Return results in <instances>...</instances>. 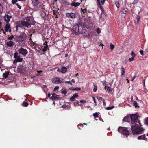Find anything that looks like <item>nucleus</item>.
I'll return each instance as SVG.
<instances>
[{
  "instance_id": "obj_1",
  "label": "nucleus",
  "mask_w": 148,
  "mask_h": 148,
  "mask_svg": "<svg viewBox=\"0 0 148 148\" xmlns=\"http://www.w3.org/2000/svg\"><path fill=\"white\" fill-rule=\"evenodd\" d=\"M139 116L135 114L130 115L125 117L123 119L124 121L128 122L132 124H139L140 126H141L140 121H138V118Z\"/></svg>"
},
{
  "instance_id": "obj_2",
  "label": "nucleus",
  "mask_w": 148,
  "mask_h": 148,
  "mask_svg": "<svg viewBox=\"0 0 148 148\" xmlns=\"http://www.w3.org/2000/svg\"><path fill=\"white\" fill-rule=\"evenodd\" d=\"M139 124H132L131 125V130L132 134L133 135H139L142 133L144 130L140 126Z\"/></svg>"
},
{
  "instance_id": "obj_3",
  "label": "nucleus",
  "mask_w": 148,
  "mask_h": 148,
  "mask_svg": "<svg viewBox=\"0 0 148 148\" xmlns=\"http://www.w3.org/2000/svg\"><path fill=\"white\" fill-rule=\"evenodd\" d=\"M85 26L84 24L81 25H74L73 28L72 30L74 31L76 34L79 35L82 34L84 32L83 31V28H85Z\"/></svg>"
},
{
  "instance_id": "obj_4",
  "label": "nucleus",
  "mask_w": 148,
  "mask_h": 148,
  "mask_svg": "<svg viewBox=\"0 0 148 148\" xmlns=\"http://www.w3.org/2000/svg\"><path fill=\"white\" fill-rule=\"evenodd\" d=\"M18 52L20 54L23 55L24 57H25L28 53L27 50L23 47H21L19 49Z\"/></svg>"
},
{
  "instance_id": "obj_5",
  "label": "nucleus",
  "mask_w": 148,
  "mask_h": 148,
  "mask_svg": "<svg viewBox=\"0 0 148 148\" xmlns=\"http://www.w3.org/2000/svg\"><path fill=\"white\" fill-rule=\"evenodd\" d=\"M32 2L34 7L37 9L36 10H38L40 7L39 0H32Z\"/></svg>"
},
{
  "instance_id": "obj_6",
  "label": "nucleus",
  "mask_w": 148,
  "mask_h": 148,
  "mask_svg": "<svg viewBox=\"0 0 148 148\" xmlns=\"http://www.w3.org/2000/svg\"><path fill=\"white\" fill-rule=\"evenodd\" d=\"M64 82V79L62 78L58 77L54 78L53 80V82L56 84H60Z\"/></svg>"
},
{
  "instance_id": "obj_7",
  "label": "nucleus",
  "mask_w": 148,
  "mask_h": 148,
  "mask_svg": "<svg viewBox=\"0 0 148 148\" xmlns=\"http://www.w3.org/2000/svg\"><path fill=\"white\" fill-rule=\"evenodd\" d=\"M18 52H15L14 55V58H16V59L15 60V61H17L18 62H21L23 60V58H20V56H18Z\"/></svg>"
},
{
  "instance_id": "obj_8",
  "label": "nucleus",
  "mask_w": 148,
  "mask_h": 148,
  "mask_svg": "<svg viewBox=\"0 0 148 148\" xmlns=\"http://www.w3.org/2000/svg\"><path fill=\"white\" fill-rule=\"evenodd\" d=\"M21 23L22 25V26H24L27 28L31 27V25L29 23L28 21H21Z\"/></svg>"
},
{
  "instance_id": "obj_9",
  "label": "nucleus",
  "mask_w": 148,
  "mask_h": 148,
  "mask_svg": "<svg viewBox=\"0 0 148 148\" xmlns=\"http://www.w3.org/2000/svg\"><path fill=\"white\" fill-rule=\"evenodd\" d=\"M17 71L18 72L24 73L26 71V69L24 66H21L18 67Z\"/></svg>"
},
{
  "instance_id": "obj_10",
  "label": "nucleus",
  "mask_w": 148,
  "mask_h": 148,
  "mask_svg": "<svg viewBox=\"0 0 148 148\" xmlns=\"http://www.w3.org/2000/svg\"><path fill=\"white\" fill-rule=\"evenodd\" d=\"M19 40L21 41H23L26 39V34L24 33H22L20 34L19 37Z\"/></svg>"
},
{
  "instance_id": "obj_11",
  "label": "nucleus",
  "mask_w": 148,
  "mask_h": 148,
  "mask_svg": "<svg viewBox=\"0 0 148 148\" xmlns=\"http://www.w3.org/2000/svg\"><path fill=\"white\" fill-rule=\"evenodd\" d=\"M51 95L52 96L50 97V99L53 100L58 99L60 98L59 95H57L55 93H53Z\"/></svg>"
},
{
  "instance_id": "obj_12",
  "label": "nucleus",
  "mask_w": 148,
  "mask_h": 148,
  "mask_svg": "<svg viewBox=\"0 0 148 148\" xmlns=\"http://www.w3.org/2000/svg\"><path fill=\"white\" fill-rule=\"evenodd\" d=\"M12 16L8 14H6L4 16V20L7 23H8L10 20Z\"/></svg>"
},
{
  "instance_id": "obj_13",
  "label": "nucleus",
  "mask_w": 148,
  "mask_h": 148,
  "mask_svg": "<svg viewBox=\"0 0 148 148\" xmlns=\"http://www.w3.org/2000/svg\"><path fill=\"white\" fill-rule=\"evenodd\" d=\"M5 31L6 32H11L10 24L9 23H7L5 27Z\"/></svg>"
},
{
  "instance_id": "obj_14",
  "label": "nucleus",
  "mask_w": 148,
  "mask_h": 148,
  "mask_svg": "<svg viewBox=\"0 0 148 148\" xmlns=\"http://www.w3.org/2000/svg\"><path fill=\"white\" fill-rule=\"evenodd\" d=\"M66 16L68 18H73L75 17V14L73 13H67L66 14Z\"/></svg>"
},
{
  "instance_id": "obj_15",
  "label": "nucleus",
  "mask_w": 148,
  "mask_h": 148,
  "mask_svg": "<svg viewBox=\"0 0 148 148\" xmlns=\"http://www.w3.org/2000/svg\"><path fill=\"white\" fill-rule=\"evenodd\" d=\"M130 133V132L128 130V128L125 127L123 131L122 134L127 137V136Z\"/></svg>"
},
{
  "instance_id": "obj_16",
  "label": "nucleus",
  "mask_w": 148,
  "mask_h": 148,
  "mask_svg": "<svg viewBox=\"0 0 148 148\" xmlns=\"http://www.w3.org/2000/svg\"><path fill=\"white\" fill-rule=\"evenodd\" d=\"M44 45H45L44 48L43 49V51L44 52H45L47 50L49 49V48L47 45V42H45L44 43Z\"/></svg>"
},
{
  "instance_id": "obj_17",
  "label": "nucleus",
  "mask_w": 148,
  "mask_h": 148,
  "mask_svg": "<svg viewBox=\"0 0 148 148\" xmlns=\"http://www.w3.org/2000/svg\"><path fill=\"white\" fill-rule=\"evenodd\" d=\"M78 97V95L77 93H75L73 95L70 99V100L72 101H74L75 99L77 97Z\"/></svg>"
},
{
  "instance_id": "obj_18",
  "label": "nucleus",
  "mask_w": 148,
  "mask_h": 148,
  "mask_svg": "<svg viewBox=\"0 0 148 148\" xmlns=\"http://www.w3.org/2000/svg\"><path fill=\"white\" fill-rule=\"evenodd\" d=\"M138 140L143 139L145 140H147V138H146L145 135V134L139 136L138 138Z\"/></svg>"
},
{
  "instance_id": "obj_19",
  "label": "nucleus",
  "mask_w": 148,
  "mask_h": 148,
  "mask_svg": "<svg viewBox=\"0 0 148 148\" xmlns=\"http://www.w3.org/2000/svg\"><path fill=\"white\" fill-rule=\"evenodd\" d=\"M46 14L45 12L43 10L41 11L40 12V16L42 18H43L44 19H45V18L46 16Z\"/></svg>"
},
{
  "instance_id": "obj_20",
  "label": "nucleus",
  "mask_w": 148,
  "mask_h": 148,
  "mask_svg": "<svg viewBox=\"0 0 148 148\" xmlns=\"http://www.w3.org/2000/svg\"><path fill=\"white\" fill-rule=\"evenodd\" d=\"M7 45L9 47H12L14 45V42L10 40L9 42H7Z\"/></svg>"
},
{
  "instance_id": "obj_21",
  "label": "nucleus",
  "mask_w": 148,
  "mask_h": 148,
  "mask_svg": "<svg viewBox=\"0 0 148 148\" xmlns=\"http://www.w3.org/2000/svg\"><path fill=\"white\" fill-rule=\"evenodd\" d=\"M125 128V127H119L118 129V132L121 134H122V133L123 132V131L124 129Z\"/></svg>"
},
{
  "instance_id": "obj_22",
  "label": "nucleus",
  "mask_w": 148,
  "mask_h": 148,
  "mask_svg": "<svg viewBox=\"0 0 148 148\" xmlns=\"http://www.w3.org/2000/svg\"><path fill=\"white\" fill-rule=\"evenodd\" d=\"M80 4V3L79 2H77L75 3H71V5L76 7L79 6Z\"/></svg>"
},
{
  "instance_id": "obj_23",
  "label": "nucleus",
  "mask_w": 148,
  "mask_h": 148,
  "mask_svg": "<svg viewBox=\"0 0 148 148\" xmlns=\"http://www.w3.org/2000/svg\"><path fill=\"white\" fill-rule=\"evenodd\" d=\"M9 74L8 72H5L3 74V78L5 79L6 78L8 77V75Z\"/></svg>"
},
{
  "instance_id": "obj_24",
  "label": "nucleus",
  "mask_w": 148,
  "mask_h": 148,
  "mask_svg": "<svg viewBox=\"0 0 148 148\" xmlns=\"http://www.w3.org/2000/svg\"><path fill=\"white\" fill-rule=\"evenodd\" d=\"M105 88L106 90L108 92H109L110 91H112V89L111 88L109 87H107L106 86H105Z\"/></svg>"
},
{
  "instance_id": "obj_25",
  "label": "nucleus",
  "mask_w": 148,
  "mask_h": 148,
  "mask_svg": "<svg viewBox=\"0 0 148 148\" xmlns=\"http://www.w3.org/2000/svg\"><path fill=\"white\" fill-rule=\"evenodd\" d=\"M53 14H55L56 16V18H57V16L59 14V12L57 10H53Z\"/></svg>"
},
{
  "instance_id": "obj_26",
  "label": "nucleus",
  "mask_w": 148,
  "mask_h": 148,
  "mask_svg": "<svg viewBox=\"0 0 148 148\" xmlns=\"http://www.w3.org/2000/svg\"><path fill=\"white\" fill-rule=\"evenodd\" d=\"M97 98L98 99V101L99 102H104V99L100 97H97Z\"/></svg>"
},
{
  "instance_id": "obj_27",
  "label": "nucleus",
  "mask_w": 148,
  "mask_h": 148,
  "mask_svg": "<svg viewBox=\"0 0 148 148\" xmlns=\"http://www.w3.org/2000/svg\"><path fill=\"white\" fill-rule=\"evenodd\" d=\"M121 75H124L125 74V70L124 68H121Z\"/></svg>"
},
{
  "instance_id": "obj_28",
  "label": "nucleus",
  "mask_w": 148,
  "mask_h": 148,
  "mask_svg": "<svg viewBox=\"0 0 148 148\" xmlns=\"http://www.w3.org/2000/svg\"><path fill=\"white\" fill-rule=\"evenodd\" d=\"M70 90H81V88H71L69 89Z\"/></svg>"
},
{
  "instance_id": "obj_29",
  "label": "nucleus",
  "mask_w": 148,
  "mask_h": 148,
  "mask_svg": "<svg viewBox=\"0 0 148 148\" xmlns=\"http://www.w3.org/2000/svg\"><path fill=\"white\" fill-rule=\"evenodd\" d=\"M61 69H62L61 71L63 73H64L66 71L67 69L66 67H62Z\"/></svg>"
},
{
  "instance_id": "obj_30",
  "label": "nucleus",
  "mask_w": 148,
  "mask_h": 148,
  "mask_svg": "<svg viewBox=\"0 0 148 148\" xmlns=\"http://www.w3.org/2000/svg\"><path fill=\"white\" fill-rule=\"evenodd\" d=\"M29 104L28 102H22L21 105L24 107H27L28 106Z\"/></svg>"
},
{
  "instance_id": "obj_31",
  "label": "nucleus",
  "mask_w": 148,
  "mask_h": 148,
  "mask_svg": "<svg viewBox=\"0 0 148 148\" xmlns=\"http://www.w3.org/2000/svg\"><path fill=\"white\" fill-rule=\"evenodd\" d=\"M133 105L136 108H139V106L138 105L137 102H134Z\"/></svg>"
},
{
  "instance_id": "obj_32",
  "label": "nucleus",
  "mask_w": 148,
  "mask_h": 148,
  "mask_svg": "<svg viewBox=\"0 0 148 148\" xmlns=\"http://www.w3.org/2000/svg\"><path fill=\"white\" fill-rule=\"evenodd\" d=\"M114 107V106H113L110 107H108L106 108V109L107 110H110L112 109Z\"/></svg>"
},
{
  "instance_id": "obj_33",
  "label": "nucleus",
  "mask_w": 148,
  "mask_h": 148,
  "mask_svg": "<svg viewBox=\"0 0 148 148\" xmlns=\"http://www.w3.org/2000/svg\"><path fill=\"white\" fill-rule=\"evenodd\" d=\"M74 103L73 104L74 105L75 107L78 106L79 104L81 105L82 103H84V102H74Z\"/></svg>"
},
{
  "instance_id": "obj_34",
  "label": "nucleus",
  "mask_w": 148,
  "mask_h": 148,
  "mask_svg": "<svg viewBox=\"0 0 148 148\" xmlns=\"http://www.w3.org/2000/svg\"><path fill=\"white\" fill-rule=\"evenodd\" d=\"M114 48V45L112 43H111L110 45V48L111 49V50H112Z\"/></svg>"
},
{
  "instance_id": "obj_35",
  "label": "nucleus",
  "mask_w": 148,
  "mask_h": 148,
  "mask_svg": "<svg viewBox=\"0 0 148 148\" xmlns=\"http://www.w3.org/2000/svg\"><path fill=\"white\" fill-rule=\"evenodd\" d=\"M97 5L100 8L101 10L103 12L104 10L103 7L101 5L100 3V5H99L98 3H97Z\"/></svg>"
},
{
  "instance_id": "obj_36",
  "label": "nucleus",
  "mask_w": 148,
  "mask_h": 148,
  "mask_svg": "<svg viewBox=\"0 0 148 148\" xmlns=\"http://www.w3.org/2000/svg\"><path fill=\"white\" fill-rule=\"evenodd\" d=\"M98 113L97 112H96L93 114V116L95 117V118L97 117H98Z\"/></svg>"
},
{
  "instance_id": "obj_37",
  "label": "nucleus",
  "mask_w": 148,
  "mask_h": 148,
  "mask_svg": "<svg viewBox=\"0 0 148 148\" xmlns=\"http://www.w3.org/2000/svg\"><path fill=\"white\" fill-rule=\"evenodd\" d=\"M23 26H22V25L21 23V22L19 23V24H18V25L16 26V30H17V29L18 27H22Z\"/></svg>"
},
{
  "instance_id": "obj_38",
  "label": "nucleus",
  "mask_w": 148,
  "mask_h": 148,
  "mask_svg": "<svg viewBox=\"0 0 148 148\" xmlns=\"http://www.w3.org/2000/svg\"><path fill=\"white\" fill-rule=\"evenodd\" d=\"M86 10V9L85 8L84 9H83L82 10V12L84 14H87Z\"/></svg>"
},
{
  "instance_id": "obj_39",
  "label": "nucleus",
  "mask_w": 148,
  "mask_h": 148,
  "mask_svg": "<svg viewBox=\"0 0 148 148\" xmlns=\"http://www.w3.org/2000/svg\"><path fill=\"white\" fill-rule=\"evenodd\" d=\"M3 8L1 4L0 3V13H2L3 11Z\"/></svg>"
},
{
  "instance_id": "obj_40",
  "label": "nucleus",
  "mask_w": 148,
  "mask_h": 148,
  "mask_svg": "<svg viewBox=\"0 0 148 148\" xmlns=\"http://www.w3.org/2000/svg\"><path fill=\"white\" fill-rule=\"evenodd\" d=\"M61 92L62 93L65 95L67 93V91L66 90H63L62 89L61 90Z\"/></svg>"
},
{
  "instance_id": "obj_41",
  "label": "nucleus",
  "mask_w": 148,
  "mask_h": 148,
  "mask_svg": "<svg viewBox=\"0 0 148 148\" xmlns=\"http://www.w3.org/2000/svg\"><path fill=\"white\" fill-rule=\"evenodd\" d=\"M115 5L117 8H119V4L118 1H116L115 2Z\"/></svg>"
},
{
  "instance_id": "obj_42",
  "label": "nucleus",
  "mask_w": 148,
  "mask_h": 148,
  "mask_svg": "<svg viewBox=\"0 0 148 148\" xmlns=\"http://www.w3.org/2000/svg\"><path fill=\"white\" fill-rule=\"evenodd\" d=\"M131 55L133 57H135L136 56L135 53L132 51L131 53Z\"/></svg>"
},
{
  "instance_id": "obj_43",
  "label": "nucleus",
  "mask_w": 148,
  "mask_h": 148,
  "mask_svg": "<svg viewBox=\"0 0 148 148\" xmlns=\"http://www.w3.org/2000/svg\"><path fill=\"white\" fill-rule=\"evenodd\" d=\"M17 1V0H12L11 2L12 4H14L16 3Z\"/></svg>"
},
{
  "instance_id": "obj_44",
  "label": "nucleus",
  "mask_w": 148,
  "mask_h": 148,
  "mask_svg": "<svg viewBox=\"0 0 148 148\" xmlns=\"http://www.w3.org/2000/svg\"><path fill=\"white\" fill-rule=\"evenodd\" d=\"M94 88L93 89V91L94 92H95L97 90V86L95 85H94Z\"/></svg>"
},
{
  "instance_id": "obj_45",
  "label": "nucleus",
  "mask_w": 148,
  "mask_h": 148,
  "mask_svg": "<svg viewBox=\"0 0 148 148\" xmlns=\"http://www.w3.org/2000/svg\"><path fill=\"white\" fill-rule=\"evenodd\" d=\"M122 12L124 14H126L127 11L125 9H123L122 10Z\"/></svg>"
},
{
  "instance_id": "obj_46",
  "label": "nucleus",
  "mask_w": 148,
  "mask_h": 148,
  "mask_svg": "<svg viewBox=\"0 0 148 148\" xmlns=\"http://www.w3.org/2000/svg\"><path fill=\"white\" fill-rule=\"evenodd\" d=\"M78 128L79 129H81V127H83V125L82 124H81L79 125H78L77 126Z\"/></svg>"
},
{
  "instance_id": "obj_47",
  "label": "nucleus",
  "mask_w": 148,
  "mask_h": 148,
  "mask_svg": "<svg viewBox=\"0 0 148 148\" xmlns=\"http://www.w3.org/2000/svg\"><path fill=\"white\" fill-rule=\"evenodd\" d=\"M14 38L13 35H11L8 38V39L9 40H12Z\"/></svg>"
},
{
  "instance_id": "obj_48",
  "label": "nucleus",
  "mask_w": 148,
  "mask_h": 148,
  "mask_svg": "<svg viewBox=\"0 0 148 148\" xmlns=\"http://www.w3.org/2000/svg\"><path fill=\"white\" fill-rule=\"evenodd\" d=\"M134 57H132L131 58H130L129 59V61L130 62L133 61L134 59Z\"/></svg>"
},
{
  "instance_id": "obj_49",
  "label": "nucleus",
  "mask_w": 148,
  "mask_h": 148,
  "mask_svg": "<svg viewBox=\"0 0 148 148\" xmlns=\"http://www.w3.org/2000/svg\"><path fill=\"white\" fill-rule=\"evenodd\" d=\"M137 23H138L139 21L140 17L139 16H137L136 17Z\"/></svg>"
},
{
  "instance_id": "obj_50",
  "label": "nucleus",
  "mask_w": 148,
  "mask_h": 148,
  "mask_svg": "<svg viewBox=\"0 0 148 148\" xmlns=\"http://www.w3.org/2000/svg\"><path fill=\"white\" fill-rule=\"evenodd\" d=\"M59 88V87L58 86H56L55 87L54 89H53V91H56V90L58 89Z\"/></svg>"
},
{
  "instance_id": "obj_51",
  "label": "nucleus",
  "mask_w": 148,
  "mask_h": 148,
  "mask_svg": "<svg viewBox=\"0 0 148 148\" xmlns=\"http://www.w3.org/2000/svg\"><path fill=\"white\" fill-rule=\"evenodd\" d=\"M96 32L98 34H99L100 33V29L99 28H97V29Z\"/></svg>"
},
{
  "instance_id": "obj_52",
  "label": "nucleus",
  "mask_w": 148,
  "mask_h": 148,
  "mask_svg": "<svg viewBox=\"0 0 148 148\" xmlns=\"http://www.w3.org/2000/svg\"><path fill=\"white\" fill-rule=\"evenodd\" d=\"M68 105H66V104H64L62 105V107L63 108H66L68 107Z\"/></svg>"
},
{
  "instance_id": "obj_53",
  "label": "nucleus",
  "mask_w": 148,
  "mask_h": 148,
  "mask_svg": "<svg viewBox=\"0 0 148 148\" xmlns=\"http://www.w3.org/2000/svg\"><path fill=\"white\" fill-rule=\"evenodd\" d=\"M65 82L66 83H68L71 85H72V83L70 81H67Z\"/></svg>"
},
{
  "instance_id": "obj_54",
  "label": "nucleus",
  "mask_w": 148,
  "mask_h": 148,
  "mask_svg": "<svg viewBox=\"0 0 148 148\" xmlns=\"http://www.w3.org/2000/svg\"><path fill=\"white\" fill-rule=\"evenodd\" d=\"M105 0H101V2L102 5H103L105 2Z\"/></svg>"
},
{
  "instance_id": "obj_55",
  "label": "nucleus",
  "mask_w": 148,
  "mask_h": 148,
  "mask_svg": "<svg viewBox=\"0 0 148 148\" xmlns=\"http://www.w3.org/2000/svg\"><path fill=\"white\" fill-rule=\"evenodd\" d=\"M102 15L103 16H104V15L103 14H101L100 16V18H101V19H102V20H104V18H102Z\"/></svg>"
},
{
  "instance_id": "obj_56",
  "label": "nucleus",
  "mask_w": 148,
  "mask_h": 148,
  "mask_svg": "<svg viewBox=\"0 0 148 148\" xmlns=\"http://www.w3.org/2000/svg\"><path fill=\"white\" fill-rule=\"evenodd\" d=\"M145 123H146L147 125H148V117L146 119Z\"/></svg>"
},
{
  "instance_id": "obj_57",
  "label": "nucleus",
  "mask_w": 148,
  "mask_h": 148,
  "mask_svg": "<svg viewBox=\"0 0 148 148\" xmlns=\"http://www.w3.org/2000/svg\"><path fill=\"white\" fill-rule=\"evenodd\" d=\"M16 5L17 6H18V8L20 9H21V6L19 5L18 4V3H16Z\"/></svg>"
},
{
  "instance_id": "obj_58",
  "label": "nucleus",
  "mask_w": 148,
  "mask_h": 148,
  "mask_svg": "<svg viewBox=\"0 0 148 148\" xmlns=\"http://www.w3.org/2000/svg\"><path fill=\"white\" fill-rule=\"evenodd\" d=\"M140 54L142 55L143 54V50H140Z\"/></svg>"
},
{
  "instance_id": "obj_59",
  "label": "nucleus",
  "mask_w": 148,
  "mask_h": 148,
  "mask_svg": "<svg viewBox=\"0 0 148 148\" xmlns=\"http://www.w3.org/2000/svg\"><path fill=\"white\" fill-rule=\"evenodd\" d=\"M106 83V82L105 81H103V83H102L103 84V85H105V84Z\"/></svg>"
},
{
  "instance_id": "obj_60",
  "label": "nucleus",
  "mask_w": 148,
  "mask_h": 148,
  "mask_svg": "<svg viewBox=\"0 0 148 148\" xmlns=\"http://www.w3.org/2000/svg\"><path fill=\"white\" fill-rule=\"evenodd\" d=\"M131 102H134L133 101V97L132 96L131 98Z\"/></svg>"
},
{
  "instance_id": "obj_61",
  "label": "nucleus",
  "mask_w": 148,
  "mask_h": 148,
  "mask_svg": "<svg viewBox=\"0 0 148 148\" xmlns=\"http://www.w3.org/2000/svg\"><path fill=\"white\" fill-rule=\"evenodd\" d=\"M99 45V46H102V48H103V45L102 43H101Z\"/></svg>"
},
{
  "instance_id": "obj_62",
  "label": "nucleus",
  "mask_w": 148,
  "mask_h": 148,
  "mask_svg": "<svg viewBox=\"0 0 148 148\" xmlns=\"http://www.w3.org/2000/svg\"><path fill=\"white\" fill-rule=\"evenodd\" d=\"M51 95L50 93H48L47 95L48 97H50Z\"/></svg>"
},
{
  "instance_id": "obj_63",
  "label": "nucleus",
  "mask_w": 148,
  "mask_h": 148,
  "mask_svg": "<svg viewBox=\"0 0 148 148\" xmlns=\"http://www.w3.org/2000/svg\"><path fill=\"white\" fill-rule=\"evenodd\" d=\"M80 102H86V101L83 100H80Z\"/></svg>"
},
{
  "instance_id": "obj_64",
  "label": "nucleus",
  "mask_w": 148,
  "mask_h": 148,
  "mask_svg": "<svg viewBox=\"0 0 148 148\" xmlns=\"http://www.w3.org/2000/svg\"><path fill=\"white\" fill-rule=\"evenodd\" d=\"M71 81L73 82V83H75V80L74 79H72V80H71Z\"/></svg>"
}]
</instances>
